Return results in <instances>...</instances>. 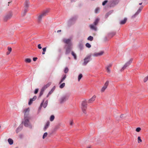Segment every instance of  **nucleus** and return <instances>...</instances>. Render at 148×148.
<instances>
[{"instance_id":"nucleus-58","label":"nucleus","mask_w":148,"mask_h":148,"mask_svg":"<svg viewBox=\"0 0 148 148\" xmlns=\"http://www.w3.org/2000/svg\"><path fill=\"white\" fill-rule=\"evenodd\" d=\"M61 31V30H58L57 31V32L58 33H59V32H60Z\"/></svg>"},{"instance_id":"nucleus-47","label":"nucleus","mask_w":148,"mask_h":148,"mask_svg":"<svg viewBox=\"0 0 148 148\" xmlns=\"http://www.w3.org/2000/svg\"><path fill=\"white\" fill-rule=\"evenodd\" d=\"M38 88H36V89H35V90L34 92V93L35 94H37L38 93Z\"/></svg>"},{"instance_id":"nucleus-57","label":"nucleus","mask_w":148,"mask_h":148,"mask_svg":"<svg viewBox=\"0 0 148 148\" xmlns=\"http://www.w3.org/2000/svg\"><path fill=\"white\" fill-rule=\"evenodd\" d=\"M108 14H107L106 15V18H107L108 17Z\"/></svg>"},{"instance_id":"nucleus-11","label":"nucleus","mask_w":148,"mask_h":148,"mask_svg":"<svg viewBox=\"0 0 148 148\" xmlns=\"http://www.w3.org/2000/svg\"><path fill=\"white\" fill-rule=\"evenodd\" d=\"M109 82L108 81H107L105 83L104 86L101 88V92H104L106 89L108 85Z\"/></svg>"},{"instance_id":"nucleus-2","label":"nucleus","mask_w":148,"mask_h":148,"mask_svg":"<svg viewBox=\"0 0 148 148\" xmlns=\"http://www.w3.org/2000/svg\"><path fill=\"white\" fill-rule=\"evenodd\" d=\"M49 11V9H47L46 10L44 11L43 12L39 15L38 18V23L42 21V18L47 14Z\"/></svg>"},{"instance_id":"nucleus-52","label":"nucleus","mask_w":148,"mask_h":148,"mask_svg":"<svg viewBox=\"0 0 148 148\" xmlns=\"http://www.w3.org/2000/svg\"><path fill=\"white\" fill-rule=\"evenodd\" d=\"M37 58H36V57L34 58H33V60L34 61H36V60H37Z\"/></svg>"},{"instance_id":"nucleus-29","label":"nucleus","mask_w":148,"mask_h":148,"mask_svg":"<svg viewBox=\"0 0 148 148\" xmlns=\"http://www.w3.org/2000/svg\"><path fill=\"white\" fill-rule=\"evenodd\" d=\"M25 61L26 63H30L31 61V60L30 58H26L25 60Z\"/></svg>"},{"instance_id":"nucleus-21","label":"nucleus","mask_w":148,"mask_h":148,"mask_svg":"<svg viewBox=\"0 0 148 148\" xmlns=\"http://www.w3.org/2000/svg\"><path fill=\"white\" fill-rule=\"evenodd\" d=\"M50 124V122L49 121H47L46 124L45 125V127L44 128V131H45L46 130Z\"/></svg>"},{"instance_id":"nucleus-26","label":"nucleus","mask_w":148,"mask_h":148,"mask_svg":"<svg viewBox=\"0 0 148 148\" xmlns=\"http://www.w3.org/2000/svg\"><path fill=\"white\" fill-rule=\"evenodd\" d=\"M12 14H9L7 15L5 17V19L7 20L8 19H10L12 17Z\"/></svg>"},{"instance_id":"nucleus-31","label":"nucleus","mask_w":148,"mask_h":148,"mask_svg":"<svg viewBox=\"0 0 148 148\" xmlns=\"http://www.w3.org/2000/svg\"><path fill=\"white\" fill-rule=\"evenodd\" d=\"M71 54L73 56L75 60L77 59V56L76 54L73 51L71 52Z\"/></svg>"},{"instance_id":"nucleus-38","label":"nucleus","mask_w":148,"mask_h":148,"mask_svg":"<svg viewBox=\"0 0 148 148\" xmlns=\"http://www.w3.org/2000/svg\"><path fill=\"white\" fill-rule=\"evenodd\" d=\"M69 124L71 126H72L74 124V122L73 120H71L70 121Z\"/></svg>"},{"instance_id":"nucleus-45","label":"nucleus","mask_w":148,"mask_h":148,"mask_svg":"<svg viewBox=\"0 0 148 148\" xmlns=\"http://www.w3.org/2000/svg\"><path fill=\"white\" fill-rule=\"evenodd\" d=\"M141 128L140 127H137L136 128V131L138 132H139L141 130Z\"/></svg>"},{"instance_id":"nucleus-36","label":"nucleus","mask_w":148,"mask_h":148,"mask_svg":"<svg viewBox=\"0 0 148 148\" xmlns=\"http://www.w3.org/2000/svg\"><path fill=\"white\" fill-rule=\"evenodd\" d=\"M47 135L48 134L47 132L45 133L43 136L42 138L43 139L45 138L47 136Z\"/></svg>"},{"instance_id":"nucleus-28","label":"nucleus","mask_w":148,"mask_h":148,"mask_svg":"<svg viewBox=\"0 0 148 148\" xmlns=\"http://www.w3.org/2000/svg\"><path fill=\"white\" fill-rule=\"evenodd\" d=\"M24 9L23 11V16H24L26 13L28 11V8L24 7Z\"/></svg>"},{"instance_id":"nucleus-27","label":"nucleus","mask_w":148,"mask_h":148,"mask_svg":"<svg viewBox=\"0 0 148 148\" xmlns=\"http://www.w3.org/2000/svg\"><path fill=\"white\" fill-rule=\"evenodd\" d=\"M8 142L10 145H12L13 143V140L11 138H9L8 139Z\"/></svg>"},{"instance_id":"nucleus-8","label":"nucleus","mask_w":148,"mask_h":148,"mask_svg":"<svg viewBox=\"0 0 148 148\" xmlns=\"http://www.w3.org/2000/svg\"><path fill=\"white\" fill-rule=\"evenodd\" d=\"M132 59L131 58L130 59L129 61L127 62L125 64L123 67L121 69L120 71H122L125 69L127 68V67H128L130 64L132 62Z\"/></svg>"},{"instance_id":"nucleus-54","label":"nucleus","mask_w":148,"mask_h":148,"mask_svg":"<svg viewBox=\"0 0 148 148\" xmlns=\"http://www.w3.org/2000/svg\"><path fill=\"white\" fill-rule=\"evenodd\" d=\"M58 129V126H56V127H55V129H54V130H56Z\"/></svg>"},{"instance_id":"nucleus-39","label":"nucleus","mask_w":148,"mask_h":148,"mask_svg":"<svg viewBox=\"0 0 148 148\" xmlns=\"http://www.w3.org/2000/svg\"><path fill=\"white\" fill-rule=\"evenodd\" d=\"M86 47L90 48L91 47V45L88 43H87L86 44Z\"/></svg>"},{"instance_id":"nucleus-18","label":"nucleus","mask_w":148,"mask_h":148,"mask_svg":"<svg viewBox=\"0 0 148 148\" xmlns=\"http://www.w3.org/2000/svg\"><path fill=\"white\" fill-rule=\"evenodd\" d=\"M51 82H49L46 85H44L42 88L44 90H45L51 84Z\"/></svg>"},{"instance_id":"nucleus-5","label":"nucleus","mask_w":148,"mask_h":148,"mask_svg":"<svg viewBox=\"0 0 148 148\" xmlns=\"http://www.w3.org/2000/svg\"><path fill=\"white\" fill-rule=\"evenodd\" d=\"M91 56V54H90L85 57L84 60V62L82 64L83 65L86 66V65L90 61Z\"/></svg>"},{"instance_id":"nucleus-43","label":"nucleus","mask_w":148,"mask_h":148,"mask_svg":"<svg viewBox=\"0 0 148 148\" xmlns=\"http://www.w3.org/2000/svg\"><path fill=\"white\" fill-rule=\"evenodd\" d=\"M100 8H96L95 10V12L96 13H97L99 11Z\"/></svg>"},{"instance_id":"nucleus-56","label":"nucleus","mask_w":148,"mask_h":148,"mask_svg":"<svg viewBox=\"0 0 148 148\" xmlns=\"http://www.w3.org/2000/svg\"><path fill=\"white\" fill-rule=\"evenodd\" d=\"M86 148H91V146H88Z\"/></svg>"},{"instance_id":"nucleus-50","label":"nucleus","mask_w":148,"mask_h":148,"mask_svg":"<svg viewBox=\"0 0 148 148\" xmlns=\"http://www.w3.org/2000/svg\"><path fill=\"white\" fill-rule=\"evenodd\" d=\"M37 98V97L36 96H34L32 98L33 99V100L35 101Z\"/></svg>"},{"instance_id":"nucleus-19","label":"nucleus","mask_w":148,"mask_h":148,"mask_svg":"<svg viewBox=\"0 0 148 148\" xmlns=\"http://www.w3.org/2000/svg\"><path fill=\"white\" fill-rule=\"evenodd\" d=\"M29 0H26L25 1L24 3V7L25 8H28L29 6Z\"/></svg>"},{"instance_id":"nucleus-48","label":"nucleus","mask_w":148,"mask_h":148,"mask_svg":"<svg viewBox=\"0 0 148 148\" xmlns=\"http://www.w3.org/2000/svg\"><path fill=\"white\" fill-rule=\"evenodd\" d=\"M8 50L9 52H10L12 51V48L11 47H8Z\"/></svg>"},{"instance_id":"nucleus-14","label":"nucleus","mask_w":148,"mask_h":148,"mask_svg":"<svg viewBox=\"0 0 148 148\" xmlns=\"http://www.w3.org/2000/svg\"><path fill=\"white\" fill-rule=\"evenodd\" d=\"M104 53L103 51H101L97 53H95L93 54V56L95 57H97L99 56H101L103 55Z\"/></svg>"},{"instance_id":"nucleus-35","label":"nucleus","mask_w":148,"mask_h":148,"mask_svg":"<svg viewBox=\"0 0 148 148\" xmlns=\"http://www.w3.org/2000/svg\"><path fill=\"white\" fill-rule=\"evenodd\" d=\"M65 86V83H63L60 85L59 87L60 88H62L64 87Z\"/></svg>"},{"instance_id":"nucleus-33","label":"nucleus","mask_w":148,"mask_h":148,"mask_svg":"<svg viewBox=\"0 0 148 148\" xmlns=\"http://www.w3.org/2000/svg\"><path fill=\"white\" fill-rule=\"evenodd\" d=\"M93 39V38L92 36H89L87 38V40H88L92 41Z\"/></svg>"},{"instance_id":"nucleus-6","label":"nucleus","mask_w":148,"mask_h":148,"mask_svg":"<svg viewBox=\"0 0 148 148\" xmlns=\"http://www.w3.org/2000/svg\"><path fill=\"white\" fill-rule=\"evenodd\" d=\"M87 104L86 100L83 101H82L81 104V108L83 112L86 113V110L87 108Z\"/></svg>"},{"instance_id":"nucleus-55","label":"nucleus","mask_w":148,"mask_h":148,"mask_svg":"<svg viewBox=\"0 0 148 148\" xmlns=\"http://www.w3.org/2000/svg\"><path fill=\"white\" fill-rule=\"evenodd\" d=\"M10 52H7L6 53V54L7 55H8Z\"/></svg>"},{"instance_id":"nucleus-41","label":"nucleus","mask_w":148,"mask_h":148,"mask_svg":"<svg viewBox=\"0 0 148 148\" xmlns=\"http://www.w3.org/2000/svg\"><path fill=\"white\" fill-rule=\"evenodd\" d=\"M79 47L81 50H82L83 49V45L81 44H80L79 45Z\"/></svg>"},{"instance_id":"nucleus-40","label":"nucleus","mask_w":148,"mask_h":148,"mask_svg":"<svg viewBox=\"0 0 148 148\" xmlns=\"http://www.w3.org/2000/svg\"><path fill=\"white\" fill-rule=\"evenodd\" d=\"M138 143L141 142L142 140L141 139L140 137V136H138Z\"/></svg>"},{"instance_id":"nucleus-30","label":"nucleus","mask_w":148,"mask_h":148,"mask_svg":"<svg viewBox=\"0 0 148 148\" xmlns=\"http://www.w3.org/2000/svg\"><path fill=\"white\" fill-rule=\"evenodd\" d=\"M45 90H44L42 88H41V91H40V92L39 94V97H40L42 95V94H43V92Z\"/></svg>"},{"instance_id":"nucleus-23","label":"nucleus","mask_w":148,"mask_h":148,"mask_svg":"<svg viewBox=\"0 0 148 148\" xmlns=\"http://www.w3.org/2000/svg\"><path fill=\"white\" fill-rule=\"evenodd\" d=\"M23 126L22 125H20L18 127L16 130V132L18 133L22 129Z\"/></svg>"},{"instance_id":"nucleus-13","label":"nucleus","mask_w":148,"mask_h":148,"mask_svg":"<svg viewBox=\"0 0 148 148\" xmlns=\"http://www.w3.org/2000/svg\"><path fill=\"white\" fill-rule=\"evenodd\" d=\"M71 46L69 45H68L66 48L65 54L66 55H67L69 54L71 52Z\"/></svg>"},{"instance_id":"nucleus-1","label":"nucleus","mask_w":148,"mask_h":148,"mask_svg":"<svg viewBox=\"0 0 148 148\" xmlns=\"http://www.w3.org/2000/svg\"><path fill=\"white\" fill-rule=\"evenodd\" d=\"M29 108H26L24 110V124L25 126L26 127H29L31 128L32 127V126L30 123L29 121V120L31 118V117L29 115Z\"/></svg>"},{"instance_id":"nucleus-32","label":"nucleus","mask_w":148,"mask_h":148,"mask_svg":"<svg viewBox=\"0 0 148 148\" xmlns=\"http://www.w3.org/2000/svg\"><path fill=\"white\" fill-rule=\"evenodd\" d=\"M83 75L82 74H80L78 77V81H79L82 78V77Z\"/></svg>"},{"instance_id":"nucleus-20","label":"nucleus","mask_w":148,"mask_h":148,"mask_svg":"<svg viewBox=\"0 0 148 148\" xmlns=\"http://www.w3.org/2000/svg\"><path fill=\"white\" fill-rule=\"evenodd\" d=\"M55 88H56L55 86H54L53 87V88H52V89H51V91L50 92H49L48 94L47 95V97H48L53 92L54 90H55Z\"/></svg>"},{"instance_id":"nucleus-51","label":"nucleus","mask_w":148,"mask_h":148,"mask_svg":"<svg viewBox=\"0 0 148 148\" xmlns=\"http://www.w3.org/2000/svg\"><path fill=\"white\" fill-rule=\"evenodd\" d=\"M47 47H45L42 48L43 51L45 52L46 51Z\"/></svg>"},{"instance_id":"nucleus-12","label":"nucleus","mask_w":148,"mask_h":148,"mask_svg":"<svg viewBox=\"0 0 148 148\" xmlns=\"http://www.w3.org/2000/svg\"><path fill=\"white\" fill-rule=\"evenodd\" d=\"M44 100L42 101V102L41 103V104H40V107L39 108V109H41V107L43 106V107L44 108H45L46 106H47V101H46L45 103L43 105V103H44Z\"/></svg>"},{"instance_id":"nucleus-64","label":"nucleus","mask_w":148,"mask_h":148,"mask_svg":"<svg viewBox=\"0 0 148 148\" xmlns=\"http://www.w3.org/2000/svg\"><path fill=\"white\" fill-rule=\"evenodd\" d=\"M16 148H18L17 147H16Z\"/></svg>"},{"instance_id":"nucleus-53","label":"nucleus","mask_w":148,"mask_h":148,"mask_svg":"<svg viewBox=\"0 0 148 148\" xmlns=\"http://www.w3.org/2000/svg\"><path fill=\"white\" fill-rule=\"evenodd\" d=\"M108 39L107 37H105L104 39V40L105 41H106L108 40Z\"/></svg>"},{"instance_id":"nucleus-3","label":"nucleus","mask_w":148,"mask_h":148,"mask_svg":"<svg viewBox=\"0 0 148 148\" xmlns=\"http://www.w3.org/2000/svg\"><path fill=\"white\" fill-rule=\"evenodd\" d=\"M99 20V19L98 18H96L95 21L94 22L93 24L90 25V28L92 30L96 31L97 30V27H96V25L98 23Z\"/></svg>"},{"instance_id":"nucleus-7","label":"nucleus","mask_w":148,"mask_h":148,"mask_svg":"<svg viewBox=\"0 0 148 148\" xmlns=\"http://www.w3.org/2000/svg\"><path fill=\"white\" fill-rule=\"evenodd\" d=\"M120 1V0H112L109 3V5L110 7H113L117 5Z\"/></svg>"},{"instance_id":"nucleus-44","label":"nucleus","mask_w":148,"mask_h":148,"mask_svg":"<svg viewBox=\"0 0 148 148\" xmlns=\"http://www.w3.org/2000/svg\"><path fill=\"white\" fill-rule=\"evenodd\" d=\"M148 80V76L145 77L144 79V82H146Z\"/></svg>"},{"instance_id":"nucleus-17","label":"nucleus","mask_w":148,"mask_h":148,"mask_svg":"<svg viewBox=\"0 0 148 148\" xmlns=\"http://www.w3.org/2000/svg\"><path fill=\"white\" fill-rule=\"evenodd\" d=\"M96 96L95 95H94L88 101V103H91L94 101L96 98Z\"/></svg>"},{"instance_id":"nucleus-60","label":"nucleus","mask_w":148,"mask_h":148,"mask_svg":"<svg viewBox=\"0 0 148 148\" xmlns=\"http://www.w3.org/2000/svg\"><path fill=\"white\" fill-rule=\"evenodd\" d=\"M45 52H44V51H43L42 52V54L43 55L45 54Z\"/></svg>"},{"instance_id":"nucleus-59","label":"nucleus","mask_w":148,"mask_h":148,"mask_svg":"<svg viewBox=\"0 0 148 148\" xmlns=\"http://www.w3.org/2000/svg\"><path fill=\"white\" fill-rule=\"evenodd\" d=\"M123 114H121L120 116V117L121 118H122L123 117Z\"/></svg>"},{"instance_id":"nucleus-10","label":"nucleus","mask_w":148,"mask_h":148,"mask_svg":"<svg viewBox=\"0 0 148 148\" xmlns=\"http://www.w3.org/2000/svg\"><path fill=\"white\" fill-rule=\"evenodd\" d=\"M77 17L76 16H74L71 18L68 21L69 24H72L74 23L76 20Z\"/></svg>"},{"instance_id":"nucleus-9","label":"nucleus","mask_w":148,"mask_h":148,"mask_svg":"<svg viewBox=\"0 0 148 148\" xmlns=\"http://www.w3.org/2000/svg\"><path fill=\"white\" fill-rule=\"evenodd\" d=\"M143 8V7H140L138 9V10H137V11L135 13V14L131 16V18L134 19L141 12Z\"/></svg>"},{"instance_id":"nucleus-61","label":"nucleus","mask_w":148,"mask_h":148,"mask_svg":"<svg viewBox=\"0 0 148 148\" xmlns=\"http://www.w3.org/2000/svg\"><path fill=\"white\" fill-rule=\"evenodd\" d=\"M76 0H71V2H74Z\"/></svg>"},{"instance_id":"nucleus-24","label":"nucleus","mask_w":148,"mask_h":148,"mask_svg":"<svg viewBox=\"0 0 148 148\" xmlns=\"http://www.w3.org/2000/svg\"><path fill=\"white\" fill-rule=\"evenodd\" d=\"M127 20V18H125L124 20L121 21L120 22V24L121 25H123L125 24Z\"/></svg>"},{"instance_id":"nucleus-46","label":"nucleus","mask_w":148,"mask_h":148,"mask_svg":"<svg viewBox=\"0 0 148 148\" xmlns=\"http://www.w3.org/2000/svg\"><path fill=\"white\" fill-rule=\"evenodd\" d=\"M108 2V1L107 0H105V1H104L102 3V5H105L106 3Z\"/></svg>"},{"instance_id":"nucleus-34","label":"nucleus","mask_w":148,"mask_h":148,"mask_svg":"<svg viewBox=\"0 0 148 148\" xmlns=\"http://www.w3.org/2000/svg\"><path fill=\"white\" fill-rule=\"evenodd\" d=\"M55 117L53 115H52L50 117V120L51 121H53Z\"/></svg>"},{"instance_id":"nucleus-63","label":"nucleus","mask_w":148,"mask_h":148,"mask_svg":"<svg viewBox=\"0 0 148 148\" xmlns=\"http://www.w3.org/2000/svg\"><path fill=\"white\" fill-rule=\"evenodd\" d=\"M69 59H70V57H69Z\"/></svg>"},{"instance_id":"nucleus-49","label":"nucleus","mask_w":148,"mask_h":148,"mask_svg":"<svg viewBox=\"0 0 148 148\" xmlns=\"http://www.w3.org/2000/svg\"><path fill=\"white\" fill-rule=\"evenodd\" d=\"M38 47L39 49H42V47H41V45L40 44H39L38 45Z\"/></svg>"},{"instance_id":"nucleus-16","label":"nucleus","mask_w":148,"mask_h":148,"mask_svg":"<svg viewBox=\"0 0 148 148\" xmlns=\"http://www.w3.org/2000/svg\"><path fill=\"white\" fill-rule=\"evenodd\" d=\"M64 42L67 44H70L71 43V39H63Z\"/></svg>"},{"instance_id":"nucleus-15","label":"nucleus","mask_w":148,"mask_h":148,"mask_svg":"<svg viewBox=\"0 0 148 148\" xmlns=\"http://www.w3.org/2000/svg\"><path fill=\"white\" fill-rule=\"evenodd\" d=\"M112 65V64H109L108 65L106 66V68L107 73H110V68L111 67Z\"/></svg>"},{"instance_id":"nucleus-37","label":"nucleus","mask_w":148,"mask_h":148,"mask_svg":"<svg viewBox=\"0 0 148 148\" xmlns=\"http://www.w3.org/2000/svg\"><path fill=\"white\" fill-rule=\"evenodd\" d=\"M69 71V69L67 67H66L64 69V71L65 73H67Z\"/></svg>"},{"instance_id":"nucleus-25","label":"nucleus","mask_w":148,"mask_h":148,"mask_svg":"<svg viewBox=\"0 0 148 148\" xmlns=\"http://www.w3.org/2000/svg\"><path fill=\"white\" fill-rule=\"evenodd\" d=\"M116 34V32H112L108 34V36L110 38H112Z\"/></svg>"},{"instance_id":"nucleus-62","label":"nucleus","mask_w":148,"mask_h":148,"mask_svg":"<svg viewBox=\"0 0 148 148\" xmlns=\"http://www.w3.org/2000/svg\"><path fill=\"white\" fill-rule=\"evenodd\" d=\"M142 3H139V5H141L142 4Z\"/></svg>"},{"instance_id":"nucleus-4","label":"nucleus","mask_w":148,"mask_h":148,"mask_svg":"<svg viewBox=\"0 0 148 148\" xmlns=\"http://www.w3.org/2000/svg\"><path fill=\"white\" fill-rule=\"evenodd\" d=\"M69 95L68 94L65 95L62 97L59 100L60 103H62L67 100L69 98Z\"/></svg>"},{"instance_id":"nucleus-22","label":"nucleus","mask_w":148,"mask_h":148,"mask_svg":"<svg viewBox=\"0 0 148 148\" xmlns=\"http://www.w3.org/2000/svg\"><path fill=\"white\" fill-rule=\"evenodd\" d=\"M66 75H63L62 76V78L61 80H60V82H59V84H61L62 82L64 80V79L66 78Z\"/></svg>"},{"instance_id":"nucleus-42","label":"nucleus","mask_w":148,"mask_h":148,"mask_svg":"<svg viewBox=\"0 0 148 148\" xmlns=\"http://www.w3.org/2000/svg\"><path fill=\"white\" fill-rule=\"evenodd\" d=\"M33 101H34V100H33V99H32V98L30 99L28 103V104L29 105H30L32 103Z\"/></svg>"}]
</instances>
